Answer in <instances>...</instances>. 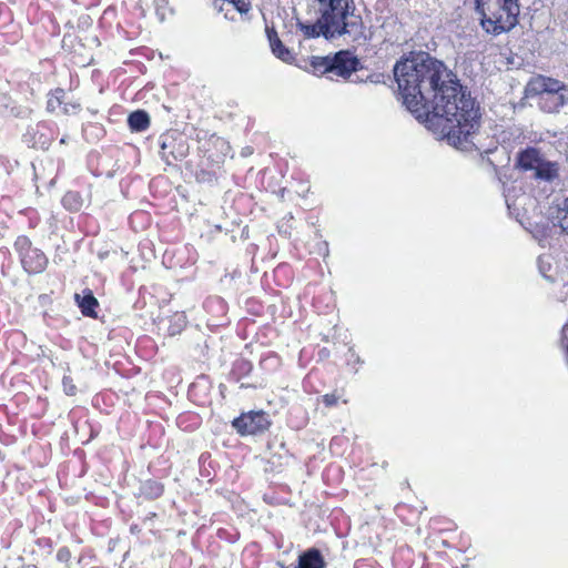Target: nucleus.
I'll return each instance as SVG.
<instances>
[{
  "mask_svg": "<svg viewBox=\"0 0 568 568\" xmlns=\"http://www.w3.org/2000/svg\"><path fill=\"white\" fill-rule=\"evenodd\" d=\"M62 205L69 211H79L82 207V197L78 192L69 191L62 197Z\"/></svg>",
  "mask_w": 568,
  "mask_h": 568,
  "instance_id": "nucleus-20",
  "label": "nucleus"
},
{
  "mask_svg": "<svg viewBox=\"0 0 568 568\" xmlns=\"http://www.w3.org/2000/svg\"><path fill=\"white\" fill-rule=\"evenodd\" d=\"M555 220L561 231L568 235V197L558 206Z\"/></svg>",
  "mask_w": 568,
  "mask_h": 568,
  "instance_id": "nucleus-21",
  "label": "nucleus"
},
{
  "mask_svg": "<svg viewBox=\"0 0 568 568\" xmlns=\"http://www.w3.org/2000/svg\"><path fill=\"white\" fill-rule=\"evenodd\" d=\"M19 255L23 270L29 274L42 273L48 265V257L38 247H33L31 240L26 235H19L13 244Z\"/></svg>",
  "mask_w": 568,
  "mask_h": 568,
  "instance_id": "nucleus-5",
  "label": "nucleus"
},
{
  "mask_svg": "<svg viewBox=\"0 0 568 568\" xmlns=\"http://www.w3.org/2000/svg\"><path fill=\"white\" fill-rule=\"evenodd\" d=\"M480 26L491 36L509 32L518 23V0H476Z\"/></svg>",
  "mask_w": 568,
  "mask_h": 568,
  "instance_id": "nucleus-3",
  "label": "nucleus"
},
{
  "mask_svg": "<svg viewBox=\"0 0 568 568\" xmlns=\"http://www.w3.org/2000/svg\"><path fill=\"white\" fill-rule=\"evenodd\" d=\"M128 123L132 131L142 132L150 126V116L143 110H136L129 115Z\"/></svg>",
  "mask_w": 568,
  "mask_h": 568,
  "instance_id": "nucleus-15",
  "label": "nucleus"
},
{
  "mask_svg": "<svg viewBox=\"0 0 568 568\" xmlns=\"http://www.w3.org/2000/svg\"><path fill=\"white\" fill-rule=\"evenodd\" d=\"M176 140L171 134H163L160 136V154L161 158L168 163L171 164V155L170 150H172L173 144H175Z\"/></svg>",
  "mask_w": 568,
  "mask_h": 568,
  "instance_id": "nucleus-22",
  "label": "nucleus"
},
{
  "mask_svg": "<svg viewBox=\"0 0 568 568\" xmlns=\"http://www.w3.org/2000/svg\"><path fill=\"white\" fill-rule=\"evenodd\" d=\"M65 100V91L61 88H57L48 94L47 110L49 112H55L62 108Z\"/></svg>",
  "mask_w": 568,
  "mask_h": 568,
  "instance_id": "nucleus-19",
  "label": "nucleus"
},
{
  "mask_svg": "<svg viewBox=\"0 0 568 568\" xmlns=\"http://www.w3.org/2000/svg\"><path fill=\"white\" fill-rule=\"evenodd\" d=\"M214 6H215V8H216V9H219L220 11L224 10V9H225V7H226V4H222L221 0H216V1L214 2Z\"/></svg>",
  "mask_w": 568,
  "mask_h": 568,
  "instance_id": "nucleus-32",
  "label": "nucleus"
},
{
  "mask_svg": "<svg viewBox=\"0 0 568 568\" xmlns=\"http://www.w3.org/2000/svg\"><path fill=\"white\" fill-rule=\"evenodd\" d=\"M357 65V59L353 57L348 51H339L332 57V71L331 79L334 77L348 78Z\"/></svg>",
  "mask_w": 568,
  "mask_h": 568,
  "instance_id": "nucleus-8",
  "label": "nucleus"
},
{
  "mask_svg": "<svg viewBox=\"0 0 568 568\" xmlns=\"http://www.w3.org/2000/svg\"><path fill=\"white\" fill-rule=\"evenodd\" d=\"M315 12L332 20L343 28L346 39L352 42L366 40L365 26L359 14L355 13L353 0H312Z\"/></svg>",
  "mask_w": 568,
  "mask_h": 568,
  "instance_id": "nucleus-2",
  "label": "nucleus"
},
{
  "mask_svg": "<svg viewBox=\"0 0 568 568\" xmlns=\"http://www.w3.org/2000/svg\"><path fill=\"white\" fill-rule=\"evenodd\" d=\"M558 164L556 162L541 160L540 165H538L535 178L545 180V181H552L558 178Z\"/></svg>",
  "mask_w": 568,
  "mask_h": 568,
  "instance_id": "nucleus-16",
  "label": "nucleus"
},
{
  "mask_svg": "<svg viewBox=\"0 0 568 568\" xmlns=\"http://www.w3.org/2000/svg\"><path fill=\"white\" fill-rule=\"evenodd\" d=\"M394 77L403 103L416 119L432 110L449 144L462 150L475 146L479 105L442 61L419 52L396 62Z\"/></svg>",
  "mask_w": 568,
  "mask_h": 568,
  "instance_id": "nucleus-1",
  "label": "nucleus"
},
{
  "mask_svg": "<svg viewBox=\"0 0 568 568\" xmlns=\"http://www.w3.org/2000/svg\"><path fill=\"white\" fill-rule=\"evenodd\" d=\"M526 93L536 99L537 106L545 113H558L568 104V85L551 77H532L527 83Z\"/></svg>",
  "mask_w": 568,
  "mask_h": 568,
  "instance_id": "nucleus-4",
  "label": "nucleus"
},
{
  "mask_svg": "<svg viewBox=\"0 0 568 568\" xmlns=\"http://www.w3.org/2000/svg\"><path fill=\"white\" fill-rule=\"evenodd\" d=\"M61 109L64 114L75 113L78 110H80V104L64 101Z\"/></svg>",
  "mask_w": 568,
  "mask_h": 568,
  "instance_id": "nucleus-27",
  "label": "nucleus"
},
{
  "mask_svg": "<svg viewBox=\"0 0 568 568\" xmlns=\"http://www.w3.org/2000/svg\"><path fill=\"white\" fill-rule=\"evenodd\" d=\"M186 326V316L183 312H175L171 315L161 316L158 320V328L165 335L175 336Z\"/></svg>",
  "mask_w": 568,
  "mask_h": 568,
  "instance_id": "nucleus-9",
  "label": "nucleus"
},
{
  "mask_svg": "<svg viewBox=\"0 0 568 568\" xmlns=\"http://www.w3.org/2000/svg\"><path fill=\"white\" fill-rule=\"evenodd\" d=\"M252 363L245 358L236 359L230 372V378L234 382H239L243 377L247 376L252 371Z\"/></svg>",
  "mask_w": 568,
  "mask_h": 568,
  "instance_id": "nucleus-17",
  "label": "nucleus"
},
{
  "mask_svg": "<svg viewBox=\"0 0 568 568\" xmlns=\"http://www.w3.org/2000/svg\"><path fill=\"white\" fill-rule=\"evenodd\" d=\"M282 568H325V560L318 549L310 548L298 556L296 565Z\"/></svg>",
  "mask_w": 568,
  "mask_h": 568,
  "instance_id": "nucleus-10",
  "label": "nucleus"
},
{
  "mask_svg": "<svg viewBox=\"0 0 568 568\" xmlns=\"http://www.w3.org/2000/svg\"><path fill=\"white\" fill-rule=\"evenodd\" d=\"M222 4H226V10H237L240 13H246L251 9L250 0H221Z\"/></svg>",
  "mask_w": 568,
  "mask_h": 568,
  "instance_id": "nucleus-23",
  "label": "nucleus"
},
{
  "mask_svg": "<svg viewBox=\"0 0 568 568\" xmlns=\"http://www.w3.org/2000/svg\"><path fill=\"white\" fill-rule=\"evenodd\" d=\"M347 364L351 365H362L363 361L361 359L359 355L355 353L353 348L348 349V357H347Z\"/></svg>",
  "mask_w": 568,
  "mask_h": 568,
  "instance_id": "nucleus-29",
  "label": "nucleus"
},
{
  "mask_svg": "<svg viewBox=\"0 0 568 568\" xmlns=\"http://www.w3.org/2000/svg\"><path fill=\"white\" fill-rule=\"evenodd\" d=\"M266 34L270 42L272 53L283 62H291L294 57L288 48H286L273 28L266 27Z\"/></svg>",
  "mask_w": 568,
  "mask_h": 568,
  "instance_id": "nucleus-12",
  "label": "nucleus"
},
{
  "mask_svg": "<svg viewBox=\"0 0 568 568\" xmlns=\"http://www.w3.org/2000/svg\"><path fill=\"white\" fill-rule=\"evenodd\" d=\"M541 160L542 156L538 149L527 148L526 150L519 152L517 156V166L523 171L536 172L538 165H540Z\"/></svg>",
  "mask_w": 568,
  "mask_h": 568,
  "instance_id": "nucleus-11",
  "label": "nucleus"
},
{
  "mask_svg": "<svg viewBox=\"0 0 568 568\" xmlns=\"http://www.w3.org/2000/svg\"><path fill=\"white\" fill-rule=\"evenodd\" d=\"M83 293V296L75 294V301L81 313L88 317H97L95 308L99 306L98 300L90 290H87Z\"/></svg>",
  "mask_w": 568,
  "mask_h": 568,
  "instance_id": "nucleus-13",
  "label": "nucleus"
},
{
  "mask_svg": "<svg viewBox=\"0 0 568 568\" xmlns=\"http://www.w3.org/2000/svg\"><path fill=\"white\" fill-rule=\"evenodd\" d=\"M270 420L263 412L242 414L233 420L234 428L242 435H254L267 429Z\"/></svg>",
  "mask_w": 568,
  "mask_h": 568,
  "instance_id": "nucleus-7",
  "label": "nucleus"
},
{
  "mask_svg": "<svg viewBox=\"0 0 568 568\" xmlns=\"http://www.w3.org/2000/svg\"><path fill=\"white\" fill-rule=\"evenodd\" d=\"M338 397L335 394H325L323 396V403L327 407H332L337 404Z\"/></svg>",
  "mask_w": 568,
  "mask_h": 568,
  "instance_id": "nucleus-30",
  "label": "nucleus"
},
{
  "mask_svg": "<svg viewBox=\"0 0 568 568\" xmlns=\"http://www.w3.org/2000/svg\"><path fill=\"white\" fill-rule=\"evenodd\" d=\"M164 493V486L162 483L153 479L142 481L139 489L140 497L148 500H154L160 498Z\"/></svg>",
  "mask_w": 568,
  "mask_h": 568,
  "instance_id": "nucleus-14",
  "label": "nucleus"
},
{
  "mask_svg": "<svg viewBox=\"0 0 568 568\" xmlns=\"http://www.w3.org/2000/svg\"><path fill=\"white\" fill-rule=\"evenodd\" d=\"M57 559L60 561V562H69V560L71 559V551L69 550L68 547H61L58 551H57Z\"/></svg>",
  "mask_w": 568,
  "mask_h": 568,
  "instance_id": "nucleus-26",
  "label": "nucleus"
},
{
  "mask_svg": "<svg viewBox=\"0 0 568 568\" xmlns=\"http://www.w3.org/2000/svg\"><path fill=\"white\" fill-rule=\"evenodd\" d=\"M62 386L65 395L73 396L77 393V386L73 383V379L70 376H63Z\"/></svg>",
  "mask_w": 568,
  "mask_h": 568,
  "instance_id": "nucleus-25",
  "label": "nucleus"
},
{
  "mask_svg": "<svg viewBox=\"0 0 568 568\" xmlns=\"http://www.w3.org/2000/svg\"><path fill=\"white\" fill-rule=\"evenodd\" d=\"M311 67L315 74H328L332 71V57H313Z\"/></svg>",
  "mask_w": 568,
  "mask_h": 568,
  "instance_id": "nucleus-18",
  "label": "nucleus"
},
{
  "mask_svg": "<svg viewBox=\"0 0 568 568\" xmlns=\"http://www.w3.org/2000/svg\"><path fill=\"white\" fill-rule=\"evenodd\" d=\"M538 263H539V270H540L541 274L544 276H547L546 272L549 271L550 265L548 264V266H545L546 262H545V257H542V256L539 257Z\"/></svg>",
  "mask_w": 568,
  "mask_h": 568,
  "instance_id": "nucleus-31",
  "label": "nucleus"
},
{
  "mask_svg": "<svg viewBox=\"0 0 568 568\" xmlns=\"http://www.w3.org/2000/svg\"><path fill=\"white\" fill-rule=\"evenodd\" d=\"M297 28L307 39L318 38L321 36L327 40H333L341 37L346 39V33H344L343 28H339V26L332 20L327 19L324 21L323 16H318L315 23H305L298 21Z\"/></svg>",
  "mask_w": 568,
  "mask_h": 568,
  "instance_id": "nucleus-6",
  "label": "nucleus"
},
{
  "mask_svg": "<svg viewBox=\"0 0 568 568\" xmlns=\"http://www.w3.org/2000/svg\"><path fill=\"white\" fill-rule=\"evenodd\" d=\"M187 154V145L185 143H179L178 148L173 144L172 150H170L171 162L176 160H182Z\"/></svg>",
  "mask_w": 568,
  "mask_h": 568,
  "instance_id": "nucleus-24",
  "label": "nucleus"
},
{
  "mask_svg": "<svg viewBox=\"0 0 568 568\" xmlns=\"http://www.w3.org/2000/svg\"><path fill=\"white\" fill-rule=\"evenodd\" d=\"M29 113H30V110L28 108L12 106L10 109V114L16 118H26L29 115Z\"/></svg>",
  "mask_w": 568,
  "mask_h": 568,
  "instance_id": "nucleus-28",
  "label": "nucleus"
}]
</instances>
